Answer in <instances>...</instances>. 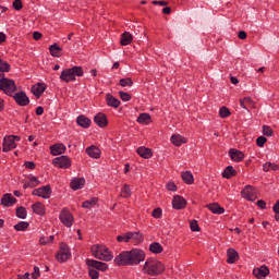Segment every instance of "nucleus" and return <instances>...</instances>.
<instances>
[{
  "label": "nucleus",
  "mask_w": 279,
  "mask_h": 279,
  "mask_svg": "<svg viewBox=\"0 0 279 279\" xmlns=\"http://www.w3.org/2000/svg\"><path fill=\"white\" fill-rule=\"evenodd\" d=\"M16 149V143H14V135H9L3 138L2 151L8 153Z\"/></svg>",
  "instance_id": "13"
},
{
  "label": "nucleus",
  "mask_w": 279,
  "mask_h": 279,
  "mask_svg": "<svg viewBox=\"0 0 279 279\" xmlns=\"http://www.w3.org/2000/svg\"><path fill=\"white\" fill-rule=\"evenodd\" d=\"M272 210H274V213H279V199H278L277 203L274 205Z\"/></svg>",
  "instance_id": "63"
},
{
  "label": "nucleus",
  "mask_w": 279,
  "mask_h": 279,
  "mask_svg": "<svg viewBox=\"0 0 279 279\" xmlns=\"http://www.w3.org/2000/svg\"><path fill=\"white\" fill-rule=\"evenodd\" d=\"M66 151V146L64 144H54L50 146V154L52 156H62Z\"/></svg>",
  "instance_id": "22"
},
{
  "label": "nucleus",
  "mask_w": 279,
  "mask_h": 279,
  "mask_svg": "<svg viewBox=\"0 0 279 279\" xmlns=\"http://www.w3.org/2000/svg\"><path fill=\"white\" fill-rule=\"evenodd\" d=\"M238 38H240V40H245V38H247V33H245L244 31H240L238 33Z\"/></svg>",
  "instance_id": "58"
},
{
  "label": "nucleus",
  "mask_w": 279,
  "mask_h": 279,
  "mask_svg": "<svg viewBox=\"0 0 279 279\" xmlns=\"http://www.w3.org/2000/svg\"><path fill=\"white\" fill-rule=\"evenodd\" d=\"M136 151L141 158H144V160H149V158H151V156H154V151L151 150V148H148L145 146H140L136 149Z\"/></svg>",
  "instance_id": "17"
},
{
  "label": "nucleus",
  "mask_w": 279,
  "mask_h": 279,
  "mask_svg": "<svg viewBox=\"0 0 279 279\" xmlns=\"http://www.w3.org/2000/svg\"><path fill=\"white\" fill-rule=\"evenodd\" d=\"M181 178L185 184H193L195 182V178L193 177V172L184 171L181 174Z\"/></svg>",
  "instance_id": "34"
},
{
  "label": "nucleus",
  "mask_w": 279,
  "mask_h": 279,
  "mask_svg": "<svg viewBox=\"0 0 279 279\" xmlns=\"http://www.w3.org/2000/svg\"><path fill=\"white\" fill-rule=\"evenodd\" d=\"M117 241H118V243H130V232H128L123 235H118Z\"/></svg>",
  "instance_id": "47"
},
{
  "label": "nucleus",
  "mask_w": 279,
  "mask_h": 279,
  "mask_svg": "<svg viewBox=\"0 0 279 279\" xmlns=\"http://www.w3.org/2000/svg\"><path fill=\"white\" fill-rule=\"evenodd\" d=\"M40 180L36 177H28L27 181L24 183L23 189H36V186H39Z\"/></svg>",
  "instance_id": "28"
},
{
  "label": "nucleus",
  "mask_w": 279,
  "mask_h": 279,
  "mask_svg": "<svg viewBox=\"0 0 279 279\" xmlns=\"http://www.w3.org/2000/svg\"><path fill=\"white\" fill-rule=\"evenodd\" d=\"M151 217H154V219H160L162 217V209L161 208L154 209Z\"/></svg>",
  "instance_id": "51"
},
{
  "label": "nucleus",
  "mask_w": 279,
  "mask_h": 279,
  "mask_svg": "<svg viewBox=\"0 0 279 279\" xmlns=\"http://www.w3.org/2000/svg\"><path fill=\"white\" fill-rule=\"evenodd\" d=\"M84 76V69L82 66H73L65 69L61 72L60 80L61 82H75V77H83Z\"/></svg>",
  "instance_id": "5"
},
{
  "label": "nucleus",
  "mask_w": 279,
  "mask_h": 279,
  "mask_svg": "<svg viewBox=\"0 0 279 279\" xmlns=\"http://www.w3.org/2000/svg\"><path fill=\"white\" fill-rule=\"evenodd\" d=\"M86 154L89 158L98 159L101 158V150L97 146H89L86 148Z\"/></svg>",
  "instance_id": "24"
},
{
  "label": "nucleus",
  "mask_w": 279,
  "mask_h": 279,
  "mask_svg": "<svg viewBox=\"0 0 279 279\" xmlns=\"http://www.w3.org/2000/svg\"><path fill=\"white\" fill-rule=\"evenodd\" d=\"M24 166L26 169H36V163H34V161H26Z\"/></svg>",
  "instance_id": "57"
},
{
  "label": "nucleus",
  "mask_w": 279,
  "mask_h": 279,
  "mask_svg": "<svg viewBox=\"0 0 279 279\" xmlns=\"http://www.w3.org/2000/svg\"><path fill=\"white\" fill-rule=\"evenodd\" d=\"M120 44L122 45V47H126V45H131L132 44V35L130 33H123L121 36Z\"/></svg>",
  "instance_id": "39"
},
{
  "label": "nucleus",
  "mask_w": 279,
  "mask_h": 279,
  "mask_svg": "<svg viewBox=\"0 0 279 279\" xmlns=\"http://www.w3.org/2000/svg\"><path fill=\"white\" fill-rule=\"evenodd\" d=\"M207 208L214 215H223V213H226V209L221 207L219 203H211L207 205Z\"/></svg>",
  "instance_id": "26"
},
{
  "label": "nucleus",
  "mask_w": 279,
  "mask_h": 279,
  "mask_svg": "<svg viewBox=\"0 0 279 279\" xmlns=\"http://www.w3.org/2000/svg\"><path fill=\"white\" fill-rule=\"evenodd\" d=\"M7 39L8 36L3 32H0V45H3V43H5Z\"/></svg>",
  "instance_id": "61"
},
{
  "label": "nucleus",
  "mask_w": 279,
  "mask_h": 279,
  "mask_svg": "<svg viewBox=\"0 0 279 279\" xmlns=\"http://www.w3.org/2000/svg\"><path fill=\"white\" fill-rule=\"evenodd\" d=\"M145 251L142 248H133L131 251H123L118 256L114 257V263L119 267H136L145 260Z\"/></svg>",
  "instance_id": "1"
},
{
  "label": "nucleus",
  "mask_w": 279,
  "mask_h": 279,
  "mask_svg": "<svg viewBox=\"0 0 279 279\" xmlns=\"http://www.w3.org/2000/svg\"><path fill=\"white\" fill-rule=\"evenodd\" d=\"M166 189H167L168 191L175 192V191H178V185H175L174 182H169V183H167Z\"/></svg>",
  "instance_id": "55"
},
{
  "label": "nucleus",
  "mask_w": 279,
  "mask_h": 279,
  "mask_svg": "<svg viewBox=\"0 0 279 279\" xmlns=\"http://www.w3.org/2000/svg\"><path fill=\"white\" fill-rule=\"evenodd\" d=\"M120 197H123L124 199H128L132 197V190L130 189V185L124 184L120 191Z\"/></svg>",
  "instance_id": "38"
},
{
  "label": "nucleus",
  "mask_w": 279,
  "mask_h": 279,
  "mask_svg": "<svg viewBox=\"0 0 279 279\" xmlns=\"http://www.w3.org/2000/svg\"><path fill=\"white\" fill-rule=\"evenodd\" d=\"M241 195L244 199H247L248 202H254L258 198V194L256 192V189L252 185H246L242 191Z\"/></svg>",
  "instance_id": "9"
},
{
  "label": "nucleus",
  "mask_w": 279,
  "mask_h": 279,
  "mask_svg": "<svg viewBox=\"0 0 279 279\" xmlns=\"http://www.w3.org/2000/svg\"><path fill=\"white\" fill-rule=\"evenodd\" d=\"M52 163L58 169H69V167H71V158H69V156L62 155L60 157H56L52 160Z\"/></svg>",
  "instance_id": "11"
},
{
  "label": "nucleus",
  "mask_w": 279,
  "mask_h": 279,
  "mask_svg": "<svg viewBox=\"0 0 279 279\" xmlns=\"http://www.w3.org/2000/svg\"><path fill=\"white\" fill-rule=\"evenodd\" d=\"M142 271L147 276H160V274L165 271V264L156 258H148L146 259Z\"/></svg>",
  "instance_id": "2"
},
{
  "label": "nucleus",
  "mask_w": 279,
  "mask_h": 279,
  "mask_svg": "<svg viewBox=\"0 0 279 279\" xmlns=\"http://www.w3.org/2000/svg\"><path fill=\"white\" fill-rule=\"evenodd\" d=\"M136 121L141 125H149V123H151V114H149V113H141L137 117Z\"/></svg>",
  "instance_id": "31"
},
{
  "label": "nucleus",
  "mask_w": 279,
  "mask_h": 279,
  "mask_svg": "<svg viewBox=\"0 0 279 279\" xmlns=\"http://www.w3.org/2000/svg\"><path fill=\"white\" fill-rule=\"evenodd\" d=\"M94 122L98 128H106L108 125V117L105 113L99 112L94 117Z\"/></svg>",
  "instance_id": "18"
},
{
  "label": "nucleus",
  "mask_w": 279,
  "mask_h": 279,
  "mask_svg": "<svg viewBox=\"0 0 279 279\" xmlns=\"http://www.w3.org/2000/svg\"><path fill=\"white\" fill-rule=\"evenodd\" d=\"M49 51L53 58H60V53H62V48H60L58 44H53V45H50Z\"/></svg>",
  "instance_id": "36"
},
{
  "label": "nucleus",
  "mask_w": 279,
  "mask_h": 279,
  "mask_svg": "<svg viewBox=\"0 0 279 279\" xmlns=\"http://www.w3.org/2000/svg\"><path fill=\"white\" fill-rule=\"evenodd\" d=\"M33 38H34V40H40V38H43V33L34 32L33 33Z\"/></svg>",
  "instance_id": "59"
},
{
  "label": "nucleus",
  "mask_w": 279,
  "mask_h": 279,
  "mask_svg": "<svg viewBox=\"0 0 279 279\" xmlns=\"http://www.w3.org/2000/svg\"><path fill=\"white\" fill-rule=\"evenodd\" d=\"M162 13H163V14H171V8L165 7V8L162 9Z\"/></svg>",
  "instance_id": "64"
},
{
  "label": "nucleus",
  "mask_w": 279,
  "mask_h": 279,
  "mask_svg": "<svg viewBox=\"0 0 279 279\" xmlns=\"http://www.w3.org/2000/svg\"><path fill=\"white\" fill-rule=\"evenodd\" d=\"M263 134H264V136H274V130L269 125H264Z\"/></svg>",
  "instance_id": "48"
},
{
  "label": "nucleus",
  "mask_w": 279,
  "mask_h": 279,
  "mask_svg": "<svg viewBox=\"0 0 279 279\" xmlns=\"http://www.w3.org/2000/svg\"><path fill=\"white\" fill-rule=\"evenodd\" d=\"M59 219L61 223L65 226V228H71L73 226V221H74L73 214H71L69 209H62L59 215Z\"/></svg>",
  "instance_id": "10"
},
{
  "label": "nucleus",
  "mask_w": 279,
  "mask_h": 279,
  "mask_svg": "<svg viewBox=\"0 0 279 279\" xmlns=\"http://www.w3.org/2000/svg\"><path fill=\"white\" fill-rule=\"evenodd\" d=\"M47 90V84L45 83H37L32 86V93L37 98L40 99L43 97V93Z\"/></svg>",
  "instance_id": "16"
},
{
  "label": "nucleus",
  "mask_w": 279,
  "mask_h": 279,
  "mask_svg": "<svg viewBox=\"0 0 279 279\" xmlns=\"http://www.w3.org/2000/svg\"><path fill=\"white\" fill-rule=\"evenodd\" d=\"M32 208H33V213H35V215H39L41 217L46 213L45 205L40 202L33 204Z\"/></svg>",
  "instance_id": "32"
},
{
  "label": "nucleus",
  "mask_w": 279,
  "mask_h": 279,
  "mask_svg": "<svg viewBox=\"0 0 279 279\" xmlns=\"http://www.w3.org/2000/svg\"><path fill=\"white\" fill-rule=\"evenodd\" d=\"M130 241L134 243V245H141L143 241H145V238L141 232H129Z\"/></svg>",
  "instance_id": "27"
},
{
  "label": "nucleus",
  "mask_w": 279,
  "mask_h": 279,
  "mask_svg": "<svg viewBox=\"0 0 279 279\" xmlns=\"http://www.w3.org/2000/svg\"><path fill=\"white\" fill-rule=\"evenodd\" d=\"M229 156L233 162H243L245 154L236 148L229 149Z\"/></svg>",
  "instance_id": "15"
},
{
  "label": "nucleus",
  "mask_w": 279,
  "mask_h": 279,
  "mask_svg": "<svg viewBox=\"0 0 279 279\" xmlns=\"http://www.w3.org/2000/svg\"><path fill=\"white\" fill-rule=\"evenodd\" d=\"M56 258L59 263H66L71 258V250L65 243H61L60 250L56 255Z\"/></svg>",
  "instance_id": "7"
},
{
  "label": "nucleus",
  "mask_w": 279,
  "mask_h": 279,
  "mask_svg": "<svg viewBox=\"0 0 279 279\" xmlns=\"http://www.w3.org/2000/svg\"><path fill=\"white\" fill-rule=\"evenodd\" d=\"M236 175V170H234V167L228 166L223 171H222V178L226 180H230V178H234Z\"/></svg>",
  "instance_id": "33"
},
{
  "label": "nucleus",
  "mask_w": 279,
  "mask_h": 279,
  "mask_svg": "<svg viewBox=\"0 0 279 279\" xmlns=\"http://www.w3.org/2000/svg\"><path fill=\"white\" fill-rule=\"evenodd\" d=\"M51 185H44L39 189H35L32 192V195L35 197H41L43 199H49L51 197Z\"/></svg>",
  "instance_id": "8"
},
{
  "label": "nucleus",
  "mask_w": 279,
  "mask_h": 279,
  "mask_svg": "<svg viewBox=\"0 0 279 279\" xmlns=\"http://www.w3.org/2000/svg\"><path fill=\"white\" fill-rule=\"evenodd\" d=\"M227 263L229 265H234V263H236V260H239V252H236V250L234 248H229L227 251Z\"/></svg>",
  "instance_id": "23"
},
{
  "label": "nucleus",
  "mask_w": 279,
  "mask_h": 279,
  "mask_svg": "<svg viewBox=\"0 0 279 279\" xmlns=\"http://www.w3.org/2000/svg\"><path fill=\"white\" fill-rule=\"evenodd\" d=\"M13 8H14V10H16L17 12L21 11V10H23V1H21V0H15V1L13 2Z\"/></svg>",
  "instance_id": "53"
},
{
  "label": "nucleus",
  "mask_w": 279,
  "mask_h": 279,
  "mask_svg": "<svg viewBox=\"0 0 279 279\" xmlns=\"http://www.w3.org/2000/svg\"><path fill=\"white\" fill-rule=\"evenodd\" d=\"M265 143H267V137L265 136L257 137L256 144L258 147H265Z\"/></svg>",
  "instance_id": "52"
},
{
  "label": "nucleus",
  "mask_w": 279,
  "mask_h": 279,
  "mask_svg": "<svg viewBox=\"0 0 279 279\" xmlns=\"http://www.w3.org/2000/svg\"><path fill=\"white\" fill-rule=\"evenodd\" d=\"M32 278L33 279H38L40 278V268H38V266L34 267V271L32 272Z\"/></svg>",
  "instance_id": "54"
},
{
  "label": "nucleus",
  "mask_w": 279,
  "mask_h": 279,
  "mask_svg": "<svg viewBox=\"0 0 279 279\" xmlns=\"http://www.w3.org/2000/svg\"><path fill=\"white\" fill-rule=\"evenodd\" d=\"M119 96L122 101H130L132 99V96L128 92H119Z\"/></svg>",
  "instance_id": "50"
},
{
  "label": "nucleus",
  "mask_w": 279,
  "mask_h": 279,
  "mask_svg": "<svg viewBox=\"0 0 279 279\" xmlns=\"http://www.w3.org/2000/svg\"><path fill=\"white\" fill-rule=\"evenodd\" d=\"M263 169L265 172L268 171H279V165L275 162H266L263 165Z\"/></svg>",
  "instance_id": "40"
},
{
  "label": "nucleus",
  "mask_w": 279,
  "mask_h": 279,
  "mask_svg": "<svg viewBox=\"0 0 279 279\" xmlns=\"http://www.w3.org/2000/svg\"><path fill=\"white\" fill-rule=\"evenodd\" d=\"M35 112H36L37 117H40V116L45 114V108L37 107Z\"/></svg>",
  "instance_id": "60"
},
{
  "label": "nucleus",
  "mask_w": 279,
  "mask_h": 279,
  "mask_svg": "<svg viewBox=\"0 0 279 279\" xmlns=\"http://www.w3.org/2000/svg\"><path fill=\"white\" fill-rule=\"evenodd\" d=\"M253 274L258 279L267 278V276H269V268L267 266H260L259 268L253 270Z\"/></svg>",
  "instance_id": "30"
},
{
  "label": "nucleus",
  "mask_w": 279,
  "mask_h": 279,
  "mask_svg": "<svg viewBox=\"0 0 279 279\" xmlns=\"http://www.w3.org/2000/svg\"><path fill=\"white\" fill-rule=\"evenodd\" d=\"M149 252H151V254H162V245L158 242H154L149 245Z\"/></svg>",
  "instance_id": "37"
},
{
  "label": "nucleus",
  "mask_w": 279,
  "mask_h": 279,
  "mask_svg": "<svg viewBox=\"0 0 279 279\" xmlns=\"http://www.w3.org/2000/svg\"><path fill=\"white\" fill-rule=\"evenodd\" d=\"M88 276L92 279H99V271H108V264L95 259H86Z\"/></svg>",
  "instance_id": "4"
},
{
  "label": "nucleus",
  "mask_w": 279,
  "mask_h": 279,
  "mask_svg": "<svg viewBox=\"0 0 279 279\" xmlns=\"http://www.w3.org/2000/svg\"><path fill=\"white\" fill-rule=\"evenodd\" d=\"M0 72L10 73V63L0 58Z\"/></svg>",
  "instance_id": "43"
},
{
  "label": "nucleus",
  "mask_w": 279,
  "mask_h": 279,
  "mask_svg": "<svg viewBox=\"0 0 279 279\" xmlns=\"http://www.w3.org/2000/svg\"><path fill=\"white\" fill-rule=\"evenodd\" d=\"M0 90H3L9 97H12V95L16 93V83H14L12 78L1 77L0 75Z\"/></svg>",
  "instance_id": "6"
},
{
  "label": "nucleus",
  "mask_w": 279,
  "mask_h": 279,
  "mask_svg": "<svg viewBox=\"0 0 279 279\" xmlns=\"http://www.w3.org/2000/svg\"><path fill=\"white\" fill-rule=\"evenodd\" d=\"M86 184V179L84 178H74L72 179L70 186L72 191H80Z\"/></svg>",
  "instance_id": "19"
},
{
  "label": "nucleus",
  "mask_w": 279,
  "mask_h": 279,
  "mask_svg": "<svg viewBox=\"0 0 279 279\" xmlns=\"http://www.w3.org/2000/svg\"><path fill=\"white\" fill-rule=\"evenodd\" d=\"M53 243V235L39 239V245H51Z\"/></svg>",
  "instance_id": "46"
},
{
  "label": "nucleus",
  "mask_w": 279,
  "mask_h": 279,
  "mask_svg": "<svg viewBox=\"0 0 279 279\" xmlns=\"http://www.w3.org/2000/svg\"><path fill=\"white\" fill-rule=\"evenodd\" d=\"M106 101H107V106H109V108H119V106H121V100H119L111 94H106Z\"/></svg>",
  "instance_id": "25"
},
{
  "label": "nucleus",
  "mask_w": 279,
  "mask_h": 279,
  "mask_svg": "<svg viewBox=\"0 0 279 279\" xmlns=\"http://www.w3.org/2000/svg\"><path fill=\"white\" fill-rule=\"evenodd\" d=\"M190 230H192V232H199V225L197 223V220H192L190 222Z\"/></svg>",
  "instance_id": "49"
},
{
  "label": "nucleus",
  "mask_w": 279,
  "mask_h": 279,
  "mask_svg": "<svg viewBox=\"0 0 279 279\" xmlns=\"http://www.w3.org/2000/svg\"><path fill=\"white\" fill-rule=\"evenodd\" d=\"M16 217L19 219H27V209L25 207L21 206L16 208Z\"/></svg>",
  "instance_id": "42"
},
{
  "label": "nucleus",
  "mask_w": 279,
  "mask_h": 279,
  "mask_svg": "<svg viewBox=\"0 0 279 279\" xmlns=\"http://www.w3.org/2000/svg\"><path fill=\"white\" fill-rule=\"evenodd\" d=\"M1 204L5 208H10V206H14L16 204V199L14 198V196H12V194L7 193L2 196Z\"/></svg>",
  "instance_id": "20"
},
{
  "label": "nucleus",
  "mask_w": 279,
  "mask_h": 279,
  "mask_svg": "<svg viewBox=\"0 0 279 279\" xmlns=\"http://www.w3.org/2000/svg\"><path fill=\"white\" fill-rule=\"evenodd\" d=\"M170 141L174 147H182L185 143H187L186 137L180 135V134H173L170 137Z\"/></svg>",
  "instance_id": "21"
},
{
  "label": "nucleus",
  "mask_w": 279,
  "mask_h": 279,
  "mask_svg": "<svg viewBox=\"0 0 279 279\" xmlns=\"http://www.w3.org/2000/svg\"><path fill=\"white\" fill-rule=\"evenodd\" d=\"M119 85L125 88V86H134V82L130 77L121 78Z\"/></svg>",
  "instance_id": "44"
},
{
  "label": "nucleus",
  "mask_w": 279,
  "mask_h": 279,
  "mask_svg": "<svg viewBox=\"0 0 279 279\" xmlns=\"http://www.w3.org/2000/svg\"><path fill=\"white\" fill-rule=\"evenodd\" d=\"M97 204H99V198L92 197V198L83 202L82 207L90 209V208H95V206H97Z\"/></svg>",
  "instance_id": "35"
},
{
  "label": "nucleus",
  "mask_w": 279,
  "mask_h": 279,
  "mask_svg": "<svg viewBox=\"0 0 279 279\" xmlns=\"http://www.w3.org/2000/svg\"><path fill=\"white\" fill-rule=\"evenodd\" d=\"M14 230H16V232H25V230H27V228H29V222L26 221H20L19 223L14 225Z\"/></svg>",
  "instance_id": "41"
},
{
  "label": "nucleus",
  "mask_w": 279,
  "mask_h": 279,
  "mask_svg": "<svg viewBox=\"0 0 279 279\" xmlns=\"http://www.w3.org/2000/svg\"><path fill=\"white\" fill-rule=\"evenodd\" d=\"M14 101L17 104V106H29V97L25 92H17L12 95Z\"/></svg>",
  "instance_id": "12"
},
{
  "label": "nucleus",
  "mask_w": 279,
  "mask_h": 279,
  "mask_svg": "<svg viewBox=\"0 0 279 279\" xmlns=\"http://www.w3.org/2000/svg\"><path fill=\"white\" fill-rule=\"evenodd\" d=\"M76 123L84 130H88V128H90V119L86 118L84 114H81L76 118Z\"/></svg>",
  "instance_id": "29"
},
{
  "label": "nucleus",
  "mask_w": 279,
  "mask_h": 279,
  "mask_svg": "<svg viewBox=\"0 0 279 279\" xmlns=\"http://www.w3.org/2000/svg\"><path fill=\"white\" fill-rule=\"evenodd\" d=\"M90 250L93 256H95V258H97L98 260H105V263H110V260L114 258L111 250L108 248L106 245L94 244Z\"/></svg>",
  "instance_id": "3"
},
{
  "label": "nucleus",
  "mask_w": 279,
  "mask_h": 279,
  "mask_svg": "<svg viewBox=\"0 0 279 279\" xmlns=\"http://www.w3.org/2000/svg\"><path fill=\"white\" fill-rule=\"evenodd\" d=\"M172 208L174 210H184L186 208V201L184 197L177 195L172 199Z\"/></svg>",
  "instance_id": "14"
},
{
  "label": "nucleus",
  "mask_w": 279,
  "mask_h": 279,
  "mask_svg": "<svg viewBox=\"0 0 279 279\" xmlns=\"http://www.w3.org/2000/svg\"><path fill=\"white\" fill-rule=\"evenodd\" d=\"M256 204H257L258 208H260L262 210H265V208H267V203L263 199L257 201Z\"/></svg>",
  "instance_id": "56"
},
{
  "label": "nucleus",
  "mask_w": 279,
  "mask_h": 279,
  "mask_svg": "<svg viewBox=\"0 0 279 279\" xmlns=\"http://www.w3.org/2000/svg\"><path fill=\"white\" fill-rule=\"evenodd\" d=\"M167 1H158V0H154L153 1V5H161V7H165L167 5Z\"/></svg>",
  "instance_id": "62"
},
{
  "label": "nucleus",
  "mask_w": 279,
  "mask_h": 279,
  "mask_svg": "<svg viewBox=\"0 0 279 279\" xmlns=\"http://www.w3.org/2000/svg\"><path fill=\"white\" fill-rule=\"evenodd\" d=\"M219 117L221 119H228V117H230V109H228V107H221L219 109Z\"/></svg>",
  "instance_id": "45"
}]
</instances>
